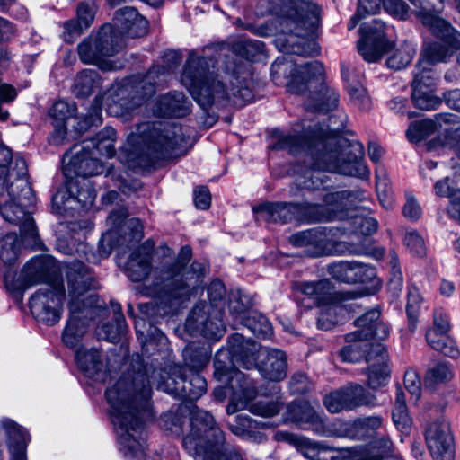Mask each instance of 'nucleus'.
<instances>
[{
	"label": "nucleus",
	"instance_id": "nucleus-1",
	"mask_svg": "<svg viewBox=\"0 0 460 460\" xmlns=\"http://www.w3.org/2000/svg\"><path fill=\"white\" fill-rule=\"evenodd\" d=\"M151 394L146 369L123 375L106 390L119 449L128 460H161L159 455L151 457L145 453L143 430L152 417Z\"/></svg>",
	"mask_w": 460,
	"mask_h": 460
},
{
	"label": "nucleus",
	"instance_id": "nucleus-2",
	"mask_svg": "<svg viewBox=\"0 0 460 460\" xmlns=\"http://www.w3.org/2000/svg\"><path fill=\"white\" fill-rule=\"evenodd\" d=\"M342 127L335 126L330 119L326 128L315 126L306 146L305 164H297L296 185L308 191L327 190L330 178L326 172L367 179L366 166L360 146H344L346 140L338 138Z\"/></svg>",
	"mask_w": 460,
	"mask_h": 460
},
{
	"label": "nucleus",
	"instance_id": "nucleus-3",
	"mask_svg": "<svg viewBox=\"0 0 460 460\" xmlns=\"http://www.w3.org/2000/svg\"><path fill=\"white\" fill-rule=\"evenodd\" d=\"M214 67L213 58L190 51L181 82L199 106L208 109L215 103L226 102L243 106L253 101L250 83L245 77L227 72L215 73Z\"/></svg>",
	"mask_w": 460,
	"mask_h": 460
},
{
	"label": "nucleus",
	"instance_id": "nucleus-4",
	"mask_svg": "<svg viewBox=\"0 0 460 460\" xmlns=\"http://www.w3.org/2000/svg\"><path fill=\"white\" fill-rule=\"evenodd\" d=\"M187 142L181 126L162 121L146 122L128 137L119 159L132 170L146 169L160 159L182 153Z\"/></svg>",
	"mask_w": 460,
	"mask_h": 460
},
{
	"label": "nucleus",
	"instance_id": "nucleus-5",
	"mask_svg": "<svg viewBox=\"0 0 460 460\" xmlns=\"http://www.w3.org/2000/svg\"><path fill=\"white\" fill-rule=\"evenodd\" d=\"M353 205L354 203H341L331 206L334 208L336 214L344 216L343 218H335L334 220L351 219L356 232L363 235V238H359L358 242H339L334 243L330 239V231H327L326 228H314L291 235V243L297 247H305V253L311 257H321L334 253L354 255L368 253L371 239L367 236L376 232L378 223L375 218L360 214L358 208Z\"/></svg>",
	"mask_w": 460,
	"mask_h": 460
},
{
	"label": "nucleus",
	"instance_id": "nucleus-6",
	"mask_svg": "<svg viewBox=\"0 0 460 460\" xmlns=\"http://www.w3.org/2000/svg\"><path fill=\"white\" fill-rule=\"evenodd\" d=\"M69 319L62 333V341L69 348L76 347L87 331V315L95 302V296L88 294L98 288L89 269L80 261L68 265L66 273Z\"/></svg>",
	"mask_w": 460,
	"mask_h": 460
},
{
	"label": "nucleus",
	"instance_id": "nucleus-7",
	"mask_svg": "<svg viewBox=\"0 0 460 460\" xmlns=\"http://www.w3.org/2000/svg\"><path fill=\"white\" fill-rule=\"evenodd\" d=\"M191 347L184 350L186 368L172 365L169 369H155L151 375L152 383L156 388L174 396L187 397L190 400L199 398L207 388V382L199 372L209 362L210 352L207 349L192 355Z\"/></svg>",
	"mask_w": 460,
	"mask_h": 460
},
{
	"label": "nucleus",
	"instance_id": "nucleus-8",
	"mask_svg": "<svg viewBox=\"0 0 460 460\" xmlns=\"http://www.w3.org/2000/svg\"><path fill=\"white\" fill-rule=\"evenodd\" d=\"M182 445L194 460H243L239 452L225 446L224 434L208 411L192 413Z\"/></svg>",
	"mask_w": 460,
	"mask_h": 460
},
{
	"label": "nucleus",
	"instance_id": "nucleus-9",
	"mask_svg": "<svg viewBox=\"0 0 460 460\" xmlns=\"http://www.w3.org/2000/svg\"><path fill=\"white\" fill-rule=\"evenodd\" d=\"M292 72L288 91L305 97L306 110L325 113L337 107L338 93L323 83L324 68L321 62L313 61L299 66H294Z\"/></svg>",
	"mask_w": 460,
	"mask_h": 460
},
{
	"label": "nucleus",
	"instance_id": "nucleus-10",
	"mask_svg": "<svg viewBox=\"0 0 460 460\" xmlns=\"http://www.w3.org/2000/svg\"><path fill=\"white\" fill-rule=\"evenodd\" d=\"M115 140L116 131L106 127L94 138L74 146L63 157L65 174L69 177L75 174L83 178L101 174L103 164L93 155L99 153L104 157L112 158L115 155Z\"/></svg>",
	"mask_w": 460,
	"mask_h": 460
},
{
	"label": "nucleus",
	"instance_id": "nucleus-11",
	"mask_svg": "<svg viewBox=\"0 0 460 460\" xmlns=\"http://www.w3.org/2000/svg\"><path fill=\"white\" fill-rule=\"evenodd\" d=\"M339 203H259L252 207L258 218L266 221L286 223L296 219L305 223H317L343 218V215L334 212V208L327 205Z\"/></svg>",
	"mask_w": 460,
	"mask_h": 460
},
{
	"label": "nucleus",
	"instance_id": "nucleus-12",
	"mask_svg": "<svg viewBox=\"0 0 460 460\" xmlns=\"http://www.w3.org/2000/svg\"><path fill=\"white\" fill-rule=\"evenodd\" d=\"M358 328L356 332L346 335L349 343L340 351L341 359L345 362H358L371 351L376 344L369 342V340H385L390 333L389 326L380 320V310L377 307L370 309L355 321Z\"/></svg>",
	"mask_w": 460,
	"mask_h": 460
},
{
	"label": "nucleus",
	"instance_id": "nucleus-13",
	"mask_svg": "<svg viewBox=\"0 0 460 460\" xmlns=\"http://www.w3.org/2000/svg\"><path fill=\"white\" fill-rule=\"evenodd\" d=\"M225 293L224 284L219 280L213 281L208 288L209 305H197L187 320L190 327H195L211 341L220 339L225 332L222 311Z\"/></svg>",
	"mask_w": 460,
	"mask_h": 460
},
{
	"label": "nucleus",
	"instance_id": "nucleus-14",
	"mask_svg": "<svg viewBox=\"0 0 460 460\" xmlns=\"http://www.w3.org/2000/svg\"><path fill=\"white\" fill-rule=\"evenodd\" d=\"M206 272L204 263L195 261L186 268L178 261L166 273L162 288H155L154 293L168 301L187 300L202 289Z\"/></svg>",
	"mask_w": 460,
	"mask_h": 460
},
{
	"label": "nucleus",
	"instance_id": "nucleus-15",
	"mask_svg": "<svg viewBox=\"0 0 460 460\" xmlns=\"http://www.w3.org/2000/svg\"><path fill=\"white\" fill-rule=\"evenodd\" d=\"M273 11L280 16L283 30L298 37L313 33L320 22V8L312 0H284Z\"/></svg>",
	"mask_w": 460,
	"mask_h": 460
},
{
	"label": "nucleus",
	"instance_id": "nucleus-16",
	"mask_svg": "<svg viewBox=\"0 0 460 460\" xmlns=\"http://www.w3.org/2000/svg\"><path fill=\"white\" fill-rule=\"evenodd\" d=\"M229 385L233 389V397L226 409L228 414L247 407L252 414L269 418L278 414L282 407V402L279 399L270 401L263 399L250 403L257 392L252 381L240 371L233 372Z\"/></svg>",
	"mask_w": 460,
	"mask_h": 460
},
{
	"label": "nucleus",
	"instance_id": "nucleus-17",
	"mask_svg": "<svg viewBox=\"0 0 460 460\" xmlns=\"http://www.w3.org/2000/svg\"><path fill=\"white\" fill-rule=\"evenodd\" d=\"M121 47V39L116 35L111 25L106 24L93 40L79 44L78 54L84 63L99 65L102 70H117L121 66L103 62V58L113 56Z\"/></svg>",
	"mask_w": 460,
	"mask_h": 460
},
{
	"label": "nucleus",
	"instance_id": "nucleus-18",
	"mask_svg": "<svg viewBox=\"0 0 460 460\" xmlns=\"http://www.w3.org/2000/svg\"><path fill=\"white\" fill-rule=\"evenodd\" d=\"M151 73L138 82L126 81L118 90L116 95L111 94L107 98L106 111L114 117H125L131 113L137 107L155 92V87L149 82Z\"/></svg>",
	"mask_w": 460,
	"mask_h": 460
},
{
	"label": "nucleus",
	"instance_id": "nucleus-19",
	"mask_svg": "<svg viewBox=\"0 0 460 460\" xmlns=\"http://www.w3.org/2000/svg\"><path fill=\"white\" fill-rule=\"evenodd\" d=\"M65 288L62 283L53 282L37 290L30 300L32 315L39 321L54 325L61 318Z\"/></svg>",
	"mask_w": 460,
	"mask_h": 460
},
{
	"label": "nucleus",
	"instance_id": "nucleus-20",
	"mask_svg": "<svg viewBox=\"0 0 460 460\" xmlns=\"http://www.w3.org/2000/svg\"><path fill=\"white\" fill-rule=\"evenodd\" d=\"M7 192L10 201L31 200L35 198L27 178V164L23 158H16L10 170L0 164V199Z\"/></svg>",
	"mask_w": 460,
	"mask_h": 460
},
{
	"label": "nucleus",
	"instance_id": "nucleus-21",
	"mask_svg": "<svg viewBox=\"0 0 460 460\" xmlns=\"http://www.w3.org/2000/svg\"><path fill=\"white\" fill-rule=\"evenodd\" d=\"M285 419L286 421L292 422L302 429L311 430L319 436L331 437L334 435V429L324 414L305 401L288 404Z\"/></svg>",
	"mask_w": 460,
	"mask_h": 460
},
{
	"label": "nucleus",
	"instance_id": "nucleus-22",
	"mask_svg": "<svg viewBox=\"0 0 460 460\" xmlns=\"http://www.w3.org/2000/svg\"><path fill=\"white\" fill-rule=\"evenodd\" d=\"M425 439L434 460H454V437L447 419L431 421L426 429Z\"/></svg>",
	"mask_w": 460,
	"mask_h": 460
},
{
	"label": "nucleus",
	"instance_id": "nucleus-23",
	"mask_svg": "<svg viewBox=\"0 0 460 460\" xmlns=\"http://www.w3.org/2000/svg\"><path fill=\"white\" fill-rule=\"evenodd\" d=\"M416 8L422 24L428 27L436 37H453V45L460 43V33L447 21L438 17L427 0H409Z\"/></svg>",
	"mask_w": 460,
	"mask_h": 460
},
{
	"label": "nucleus",
	"instance_id": "nucleus-24",
	"mask_svg": "<svg viewBox=\"0 0 460 460\" xmlns=\"http://www.w3.org/2000/svg\"><path fill=\"white\" fill-rule=\"evenodd\" d=\"M14 275L12 271L5 272L4 275L5 287L11 291L23 289L43 281L47 276L45 259L35 257L28 261L22 272V279H15Z\"/></svg>",
	"mask_w": 460,
	"mask_h": 460
},
{
	"label": "nucleus",
	"instance_id": "nucleus-25",
	"mask_svg": "<svg viewBox=\"0 0 460 460\" xmlns=\"http://www.w3.org/2000/svg\"><path fill=\"white\" fill-rule=\"evenodd\" d=\"M31 208L28 203H2L0 212L6 221L19 226L23 235L35 239L37 229Z\"/></svg>",
	"mask_w": 460,
	"mask_h": 460
},
{
	"label": "nucleus",
	"instance_id": "nucleus-26",
	"mask_svg": "<svg viewBox=\"0 0 460 460\" xmlns=\"http://www.w3.org/2000/svg\"><path fill=\"white\" fill-rule=\"evenodd\" d=\"M366 361L368 363L367 383L372 389H377L387 384L390 370L387 365L388 355L385 347L376 343L371 351L367 354Z\"/></svg>",
	"mask_w": 460,
	"mask_h": 460
},
{
	"label": "nucleus",
	"instance_id": "nucleus-27",
	"mask_svg": "<svg viewBox=\"0 0 460 460\" xmlns=\"http://www.w3.org/2000/svg\"><path fill=\"white\" fill-rule=\"evenodd\" d=\"M153 246V243L146 241L130 255L125 271L132 281H143L150 274Z\"/></svg>",
	"mask_w": 460,
	"mask_h": 460
},
{
	"label": "nucleus",
	"instance_id": "nucleus-28",
	"mask_svg": "<svg viewBox=\"0 0 460 460\" xmlns=\"http://www.w3.org/2000/svg\"><path fill=\"white\" fill-rule=\"evenodd\" d=\"M244 338L242 334L235 333L231 336L228 341L229 349L219 350L214 361L215 376L217 379L221 380L224 376L228 375V363L234 364V361H239L243 358V354L247 356L243 351Z\"/></svg>",
	"mask_w": 460,
	"mask_h": 460
},
{
	"label": "nucleus",
	"instance_id": "nucleus-29",
	"mask_svg": "<svg viewBox=\"0 0 460 460\" xmlns=\"http://www.w3.org/2000/svg\"><path fill=\"white\" fill-rule=\"evenodd\" d=\"M457 115L451 113H439L435 115L434 119H424L411 124L406 135L410 141L417 142L430 135L436 130L445 131L447 124H456Z\"/></svg>",
	"mask_w": 460,
	"mask_h": 460
},
{
	"label": "nucleus",
	"instance_id": "nucleus-30",
	"mask_svg": "<svg viewBox=\"0 0 460 460\" xmlns=\"http://www.w3.org/2000/svg\"><path fill=\"white\" fill-rule=\"evenodd\" d=\"M261 376L270 381L279 382L287 376V357L279 349H270L265 350V358L259 364Z\"/></svg>",
	"mask_w": 460,
	"mask_h": 460
},
{
	"label": "nucleus",
	"instance_id": "nucleus-31",
	"mask_svg": "<svg viewBox=\"0 0 460 460\" xmlns=\"http://www.w3.org/2000/svg\"><path fill=\"white\" fill-rule=\"evenodd\" d=\"M2 427L7 436L11 460H27L26 447L30 441L27 431L9 419L2 420Z\"/></svg>",
	"mask_w": 460,
	"mask_h": 460
},
{
	"label": "nucleus",
	"instance_id": "nucleus-32",
	"mask_svg": "<svg viewBox=\"0 0 460 460\" xmlns=\"http://www.w3.org/2000/svg\"><path fill=\"white\" fill-rule=\"evenodd\" d=\"M190 111V102L183 93L173 92L160 97L155 113L157 116L183 117Z\"/></svg>",
	"mask_w": 460,
	"mask_h": 460
},
{
	"label": "nucleus",
	"instance_id": "nucleus-33",
	"mask_svg": "<svg viewBox=\"0 0 460 460\" xmlns=\"http://www.w3.org/2000/svg\"><path fill=\"white\" fill-rule=\"evenodd\" d=\"M443 43L432 42L423 48L421 58L419 62L421 65L434 66L438 62H446L452 56L454 51L460 48L453 45V37H438Z\"/></svg>",
	"mask_w": 460,
	"mask_h": 460
},
{
	"label": "nucleus",
	"instance_id": "nucleus-34",
	"mask_svg": "<svg viewBox=\"0 0 460 460\" xmlns=\"http://www.w3.org/2000/svg\"><path fill=\"white\" fill-rule=\"evenodd\" d=\"M345 404V411H352L361 406L374 407L376 397L358 384H349L339 389Z\"/></svg>",
	"mask_w": 460,
	"mask_h": 460
},
{
	"label": "nucleus",
	"instance_id": "nucleus-35",
	"mask_svg": "<svg viewBox=\"0 0 460 460\" xmlns=\"http://www.w3.org/2000/svg\"><path fill=\"white\" fill-rule=\"evenodd\" d=\"M428 82H423L420 75L412 83V102L420 110H434L440 104V99L434 94L432 78L427 76Z\"/></svg>",
	"mask_w": 460,
	"mask_h": 460
},
{
	"label": "nucleus",
	"instance_id": "nucleus-36",
	"mask_svg": "<svg viewBox=\"0 0 460 460\" xmlns=\"http://www.w3.org/2000/svg\"><path fill=\"white\" fill-rule=\"evenodd\" d=\"M97 197L96 190L88 180L72 181L66 188L59 190L52 201L60 199L61 201H93Z\"/></svg>",
	"mask_w": 460,
	"mask_h": 460
},
{
	"label": "nucleus",
	"instance_id": "nucleus-37",
	"mask_svg": "<svg viewBox=\"0 0 460 460\" xmlns=\"http://www.w3.org/2000/svg\"><path fill=\"white\" fill-rule=\"evenodd\" d=\"M318 307L320 312L317 317V327L322 330H330L341 323L347 314L346 308L338 303L334 296L329 303H323Z\"/></svg>",
	"mask_w": 460,
	"mask_h": 460
},
{
	"label": "nucleus",
	"instance_id": "nucleus-38",
	"mask_svg": "<svg viewBox=\"0 0 460 460\" xmlns=\"http://www.w3.org/2000/svg\"><path fill=\"white\" fill-rule=\"evenodd\" d=\"M295 288L311 298L317 306L323 303H329L333 296L332 288L328 280L298 282L295 285Z\"/></svg>",
	"mask_w": 460,
	"mask_h": 460
},
{
	"label": "nucleus",
	"instance_id": "nucleus-39",
	"mask_svg": "<svg viewBox=\"0 0 460 460\" xmlns=\"http://www.w3.org/2000/svg\"><path fill=\"white\" fill-rule=\"evenodd\" d=\"M373 32L371 27L361 29L362 39L358 43V51L367 62H376L381 58L384 53L390 48L389 41H373L370 34Z\"/></svg>",
	"mask_w": 460,
	"mask_h": 460
},
{
	"label": "nucleus",
	"instance_id": "nucleus-40",
	"mask_svg": "<svg viewBox=\"0 0 460 460\" xmlns=\"http://www.w3.org/2000/svg\"><path fill=\"white\" fill-rule=\"evenodd\" d=\"M95 5L89 3H81L77 6V21L70 20L64 23V28L69 37L78 36L85 29H88L93 22L95 15Z\"/></svg>",
	"mask_w": 460,
	"mask_h": 460
},
{
	"label": "nucleus",
	"instance_id": "nucleus-41",
	"mask_svg": "<svg viewBox=\"0 0 460 460\" xmlns=\"http://www.w3.org/2000/svg\"><path fill=\"white\" fill-rule=\"evenodd\" d=\"M296 449L309 460H335L337 458L336 452L332 448L305 437H303Z\"/></svg>",
	"mask_w": 460,
	"mask_h": 460
},
{
	"label": "nucleus",
	"instance_id": "nucleus-42",
	"mask_svg": "<svg viewBox=\"0 0 460 460\" xmlns=\"http://www.w3.org/2000/svg\"><path fill=\"white\" fill-rule=\"evenodd\" d=\"M101 86V77L97 70L85 69L79 73L74 84V93L78 97H86L92 94L94 89Z\"/></svg>",
	"mask_w": 460,
	"mask_h": 460
},
{
	"label": "nucleus",
	"instance_id": "nucleus-43",
	"mask_svg": "<svg viewBox=\"0 0 460 460\" xmlns=\"http://www.w3.org/2000/svg\"><path fill=\"white\" fill-rule=\"evenodd\" d=\"M126 217L127 211L124 208H120L109 215L108 221L113 226H120L123 223V226L130 230V239L137 242L140 241L144 235L142 223L137 218L126 219Z\"/></svg>",
	"mask_w": 460,
	"mask_h": 460
},
{
	"label": "nucleus",
	"instance_id": "nucleus-44",
	"mask_svg": "<svg viewBox=\"0 0 460 460\" xmlns=\"http://www.w3.org/2000/svg\"><path fill=\"white\" fill-rule=\"evenodd\" d=\"M428 344L435 350L450 358H456L459 351L455 341L447 335L436 330H429L426 333Z\"/></svg>",
	"mask_w": 460,
	"mask_h": 460
},
{
	"label": "nucleus",
	"instance_id": "nucleus-45",
	"mask_svg": "<svg viewBox=\"0 0 460 460\" xmlns=\"http://www.w3.org/2000/svg\"><path fill=\"white\" fill-rule=\"evenodd\" d=\"M75 360L78 367L87 376H93L101 369V355L95 349H79L75 352Z\"/></svg>",
	"mask_w": 460,
	"mask_h": 460
},
{
	"label": "nucleus",
	"instance_id": "nucleus-46",
	"mask_svg": "<svg viewBox=\"0 0 460 460\" xmlns=\"http://www.w3.org/2000/svg\"><path fill=\"white\" fill-rule=\"evenodd\" d=\"M114 314H115V322L116 324H103L99 332L98 335L102 339H105L111 342H117L121 334L124 333L126 330V322L125 318L121 313V308L119 305H116L113 307Z\"/></svg>",
	"mask_w": 460,
	"mask_h": 460
},
{
	"label": "nucleus",
	"instance_id": "nucleus-47",
	"mask_svg": "<svg viewBox=\"0 0 460 460\" xmlns=\"http://www.w3.org/2000/svg\"><path fill=\"white\" fill-rule=\"evenodd\" d=\"M244 325L247 326L256 336L266 339L272 334V326L269 320L262 314L252 312L245 319Z\"/></svg>",
	"mask_w": 460,
	"mask_h": 460
},
{
	"label": "nucleus",
	"instance_id": "nucleus-48",
	"mask_svg": "<svg viewBox=\"0 0 460 460\" xmlns=\"http://www.w3.org/2000/svg\"><path fill=\"white\" fill-rule=\"evenodd\" d=\"M415 53V47L412 44L405 43L387 58V66L394 70L402 69L411 63Z\"/></svg>",
	"mask_w": 460,
	"mask_h": 460
},
{
	"label": "nucleus",
	"instance_id": "nucleus-49",
	"mask_svg": "<svg viewBox=\"0 0 460 460\" xmlns=\"http://www.w3.org/2000/svg\"><path fill=\"white\" fill-rule=\"evenodd\" d=\"M259 423L247 415H237L234 422L230 424V429L234 434L243 438L255 437Z\"/></svg>",
	"mask_w": 460,
	"mask_h": 460
},
{
	"label": "nucleus",
	"instance_id": "nucleus-50",
	"mask_svg": "<svg viewBox=\"0 0 460 460\" xmlns=\"http://www.w3.org/2000/svg\"><path fill=\"white\" fill-rule=\"evenodd\" d=\"M354 268L355 261H342L329 265L328 272L339 281L355 283L356 274L354 272Z\"/></svg>",
	"mask_w": 460,
	"mask_h": 460
},
{
	"label": "nucleus",
	"instance_id": "nucleus-51",
	"mask_svg": "<svg viewBox=\"0 0 460 460\" xmlns=\"http://www.w3.org/2000/svg\"><path fill=\"white\" fill-rule=\"evenodd\" d=\"M454 376L453 371L446 363H438L430 367L425 377L427 386H435L451 380Z\"/></svg>",
	"mask_w": 460,
	"mask_h": 460
},
{
	"label": "nucleus",
	"instance_id": "nucleus-52",
	"mask_svg": "<svg viewBox=\"0 0 460 460\" xmlns=\"http://www.w3.org/2000/svg\"><path fill=\"white\" fill-rule=\"evenodd\" d=\"M421 296L416 288H409L406 312L409 321V328L413 332L416 328L418 314L420 308Z\"/></svg>",
	"mask_w": 460,
	"mask_h": 460
},
{
	"label": "nucleus",
	"instance_id": "nucleus-53",
	"mask_svg": "<svg viewBox=\"0 0 460 460\" xmlns=\"http://www.w3.org/2000/svg\"><path fill=\"white\" fill-rule=\"evenodd\" d=\"M403 243L414 255L423 256L426 253V246L423 238L414 229H406L403 237Z\"/></svg>",
	"mask_w": 460,
	"mask_h": 460
},
{
	"label": "nucleus",
	"instance_id": "nucleus-54",
	"mask_svg": "<svg viewBox=\"0 0 460 460\" xmlns=\"http://www.w3.org/2000/svg\"><path fill=\"white\" fill-rule=\"evenodd\" d=\"M141 15L137 13L134 7H124L116 12L114 17V26L119 32H122L127 27L137 21Z\"/></svg>",
	"mask_w": 460,
	"mask_h": 460
},
{
	"label": "nucleus",
	"instance_id": "nucleus-55",
	"mask_svg": "<svg viewBox=\"0 0 460 460\" xmlns=\"http://www.w3.org/2000/svg\"><path fill=\"white\" fill-rule=\"evenodd\" d=\"M443 145L452 149L456 155L460 158V125L458 115L455 125L447 124V127L445 128Z\"/></svg>",
	"mask_w": 460,
	"mask_h": 460
},
{
	"label": "nucleus",
	"instance_id": "nucleus-56",
	"mask_svg": "<svg viewBox=\"0 0 460 460\" xmlns=\"http://www.w3.org/2000/svg\"><path fill=\"white\" fill-rule=\"evenodd\" d=\"M251 306L250 298L240 291L233 292L229 299V312L239 317Z\"/></svg>",
	"mask_w": 460,
	"mask_h": 460
},
{
	"label": "nucleus",
	"instance_id": "nucleus-57",
	"mask_svg": "<svg viewBox=\"0 0 460 460\" xmlns=\"http://www.w3.org/2000/svg\"><path fill=\"white\" fill-rule=\"evenodd\" d=\"M366 199L364 192L361 190H332L324 197V201H362Z\"/></svg>",
	"mask_w": 460,
	"mask_h": 460
},
{
	"label": "nucleus",
	"instance_id": "nucleus-58",
	"mask_svg": "<svg viewBox=\"0 0 460 460\" xmlns=\"http://www.w3.org/2000/svg\"><path fill=\"white\" fill-rule=\"evenodd\" d=\"M376 193L379 201L394 199L392 189L388 185L385 171L382 166H377L376 170Z\"/></svg>",
	"mask_w": 460,
	"mask_h": 460
},
{
	"label": "nucleus",
	"instance_id": "nucleus-59",
	"mask_svg": "<svg viewBox=\"0 0 460 460\" xmlns=\"http://www.w3.org/2000/svg\"><path fill=\"white\" fill-rule=\"evenodd\" d=\"M404 385L411 394L412 399L417 402L421 394V381L418 373L413 369H409L404 374Z\"/></svg>",
	"mask_w": 460,
	"mask_h": 460
},
{
	"label": "nucleus",
	"instance_id": "nucleus-60",
	"mask_svg": "<svg viewBox=\"0 0 460 460\" xmlns=\"http://www.w3.org/2000/svg\"><path fill=\"white\" fill-rule=\"evenodd\" d=\"M382 5L387 13L401 20L406 18L409 11L403 0H382Z\"/></svg>",
	"mask_w": 460,
	"mask_h": 460
},
{
	"label": "nucleus",
	"instance_id": "nucleus-61",
	"mask_svg": "<svg viewBox=\"0 0 460 460\" xmlns=\"http://www.w3.org/2000/svg\"><path fill=\"white\" fill-rule=\"evenodd\" d=\"M348 92L351 100L361 109H368L370 106V99L366 89L361 84H349Z\"/></svg>",
	"mask_w": 460,
	"mask_h": 460
},
{
	"label": "nucleus",
	"instance_id": "nucleus-62",
	"mask_svg": "<svg viewBox=\"0 0 460 460\" xmlns=\"http://www.w3.org/2000/svg\"><path fill=\"white\" fill-rule=\"evenodd\" d=\"M392 416L396 428L402 432L407 433L411 425V419L409 416L407 407H394Z\"/></svg>",
	"mask_w": 460,
	"mask_h": 460
},
{
	"label": "nucleus",
	"instance_id": "nucleus-63",
	"mask_svg": "<svg viewBox=\"0 0 460 460\" xmlns=\"http://www.w3.org/2000/svg\"><path fill=\"white\" fill-rule=\"evenodd\" d=\"M323 404L331 413H339L345 411V404L339 389L327 394L323 399Z\"/></svg>",
	"mask_w": 460,
	"mask_h": 460
},
{
	"label": "nucleus",
	"instance_id": "nucleus-64",
	"mask_svg": "<svg viewBox=\"0 0 460 460\" xmlns=\"http://www.w3.org/2000/svg\"><path fill=\"white\" fill-rule=\"evenodd\" d=\"M75 105L66 101L60 100L53 104L51 115L57 119L65 120L75 113Z\"/></svg>",
	"mask_w": 460,
	"mask_h": 460
}]
</instances>
